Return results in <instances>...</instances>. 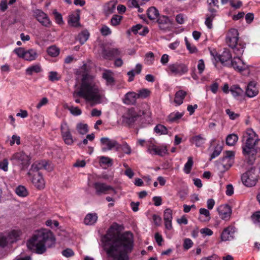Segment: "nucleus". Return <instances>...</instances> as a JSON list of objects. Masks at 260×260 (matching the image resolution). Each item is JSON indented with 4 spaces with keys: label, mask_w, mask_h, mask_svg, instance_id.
<instances>
[{
    "label": "nucleus",
    "mask_w": 260,
    "mask_h": 260,
    "mask_svg": "<svg viewBox=\"0 0 260 260\" xmlns=\"http://www.w3.org/2000/svg\"><path fill=\"white\" fill-rule=\"evenodd\" d=\"M243 183L247 187L255 186L258 181V175L255 173V168H251L241 176Z\"/></svg>",
    "instance_id": "4"
},
{
    "label": "nucleus",
    "mask_w": 260,
    "mask_h": 260,
    "mask_svg": "<svg viewBox=\"0 0 260 260\" xmlns=\"http://www.w3.org/2000/svg\"><path fill=\"white\" fill-rule=\"evenodd\" d=\"M185 41L187 49L190 51V53H194L196 52L197 49L194 46H191V45L188 41L187 38H185Z\"/></svg>",
    "instance_id": "60"
},
{
    "label": "nucleus",
    "mask_w": 260,
    "mask_h": 260,
    "mask_svg": "<svg viewBox=\"0 0 260 260\" xmlns=\"http://www.w3.org/2000/svg\"><path fill=\"white\" fill-rule=\"evenodd\" d=\"M8 161L7 159H4L0 162V169L6 172L8 171Z\"/></svg>",
    "instance_id": "63"
},
{
    "label": "nucleus",
    "mask_w": 260,
    "mask_h": 260,
    "mask_svg": "<svg viewBox=\"0 0 260 260\" xmlns=\"http://www.w3.org/2000/svg\"><path fill=\"white\" fill-rule=\"evenodd\" d=\"M148 151L150 153H153L160 156H163L164 154L167 153V149L166 146L158 147L152 144L148 146Z\"/></svg>",
    "instance_id": "19"
},
{
    "label": "nucleus",
    "mask_w": 260,
    "mask_h": 260,
    "mask_svg": "<svg viewBox=\"0 0 260 260\" xmlns=\"http://www.w3.org/2000/svg\"><path fill=\"white\" fill-rule=\"evenodd\" d=\"M60 78L56 72L51 71L49 73L48 78L49 80L52 82L58 81L60 79Z\"/></svg>",
    "instance_id": "51"
},
{
    "label": "nucleus",
    "mask_w": 260,
    "mask_h": 260,
    "mask_svg": "<svg viewBox=\"0 0 260 260\" xmlns=\"http://www.w3.org/2000/svg\"><path fill=\"white\" fill-rule=\"evenodd\" d=\"M37 52L33 49H30L25 51L24 55V59L28 61H31L35 60L37 57Z\"/></svg>",
    "instance_id": "33"
},
{
    "label": "nucleus",
    "mask_w": 260,
    "mask_h": 260,
    "mask_svg": "<svg viewBox=\"0 0 260 260\" xmlns=\"http://www.w3.org/2000/svg\"><path fill=\"white\" fill-rule=\"evenodd\" d=\"M230 91L234 96H238L243 94V90L238 85H233L230 88Z\"/></svg>",
    "instance_id": "36"
},
{
    "label": "nucleus",
    "mask_w": 260,
    "mask_h": 260,
    "mask_svg": "<svg viewBox=\"0 0 260 260\" xmlns=\"http://www.w3.org/2000/svg\"><path fill=\"white\" fill-rule=\"evenodd\" d=\"M192 165H193L192 158L190 156L188 158L187 161L185 164L184 168V172L187 174L189 173L190 172Z\"/></svg>",
    "instance_id": "43"
},
{
    "label": "nucleus",
    "mask_w": 260,
    "mask_h": 260,
    "mask_svg": "<svg viewBox=\"0 0 260 260\" xmlns=\"http://www.w3.org/2000/svg\"><path fill=\"white\" fill-rule=\"evenodd\" d=\"M169 69L175 75L181 76L188 72V67L184 63L176 62L169 66Z\"/></svg>",
    "instance_id": "7"
},
{
    "label": "nucleus",
    "mask_w": 260,
    "mask_h": 260,
    "mask_svg": "<svg viewBox=\"0 0 260 260\" xmlns=\"http://www.w3.org/2000/svg\"><path fill=\"white\" fill-rule=\"evenodd\" d=\"M150 91L149 89L146 88H143L140 90L138 93H137L138 98H146L149 96Z\"/></svg>",
    "instance_id": "44"
},
{
    "label": "nucleus",
    "mask_w": 260,
    "mask_h": 260,
    "mask_svg": "<svg viewBox=\"0 0 260 260\" xmlns=\"http://www.w3.org/2000/svg\"><path fill=\"white\" fill-rule=\"evenodd\" d=\"M41 71V68L39 65H34L29 67L26 70L27 75H31L34 73H38Z\"/></svg>",
    "instance_id": "37"
},
{
    "label": "nucleus",
    "mask_w": 260,
    "mask_h": 260,
    "mask_svg": "<svg viewBox=\"0 0 260 260\" xmlns=\"http://www.w3.org/2000/svg\"><path fill=\"white\" fill-rule=\"evenodd\" d=\"M97 219L96 213H89L85 216L84 222L86 225H92L96 222Z\"/></svg>",
    "instance_id": "28"
},
{
    "label": "nucleus",
    "mask_w": 260,
    "mask_h": 260,
    "mask_svg": "<svg viewBox=\"0 0 260 260\" xmlns=\"http://www.w3.org/2000/svg\"><path fill=\"white\" fill-rule=\"evenodd\" d=\"M122 16L117 15H114L113 16L111 19V24L113 26H116L118 24H119L121 19Z\"/></svg>",
    "instance_id": "48"
},
{
    "label": "nucleus",
    "mask_w": 260,
    "mask_h": 260,
    "mask_svg": "<svg viewBox=\"0 0 260 260\" xmlns=\"http://www.w3.org/2000/svg\"><path fill=\"white\" fill-rule=\"evenodd\" d=\"M101 32L103 36H108L111 34L110 29L106 25H103L101 28Z\"/></svg>",
    "instance_id": "58"
},
{
    "label": "nucleus",
    "mask_w": 260,
    "mask_h": 260,
    "mask_svg": "<svg viewBox=\"0 0 260 260\" xmlns=\"http://www.w3.org/2000/svg\"><path fill=\"white\" fill-rule=\"evenodd\" d=\"M101 144L104 146L102 148L103 151L111 150L113 148H115L116 150L118 151L120 147V145L115 140L110 139L107 137L102 138L100 140Z\"/></svg>",
    "instance_id": "8"
},
{
    "label": "nucleus",
    "mask_w": 260,
    "mask_h": 260,
    "mask_svg": "<svg viewBox=\"0 0 260 260\" xmlns=\"http://www.w3.org/2000/svg\"><path fill=\"white\" fill-rule=\"evenodd\" d=\"M61 136L63 140L67 145H71L73 143L72 136L67 123H62L60 126Z\"/></svg>",
    "instance_id": "12"
},
{
    "label": "nucleus",
    "mask_w": 260,
    "mask_h": 260,
    "mask_svg": "<svg viewBox=\"0 0 260 260\" xmlns=\"http://www.w3.org/2000/svg\"><path fill=\"white\" fill-rule=\"evenodd\" d=\"M154 55L153 53L149 52L146 54V61L148 63H149L150 64L152 63V62L154 60Z\"/></svg>",
    "instance_id": "64"
},
{
    "label": "nucleus",
    "mask_w": 260,
    "mask_h": 260,
    "mask_svg": "<svg viewBox=\"0 0 260 260\" xmlns=\"http://www.w3.org/2000/svg\"><path fill=\"white\" fill-rule=\"evenodd\" d=\"M120 53V51L117 48H111L108 50L104 49L103 51L104 57L108 59H111L112 57L119 55Z\"/></svg>",
    "instance_id": "23"
},
{
    "label": "nucleus",
    "mask_w": 260,
    "mask_h": 260,
    "mask_svg": "<svg viewBox=\"0 0 260 260\" xmlns=\"http://www.w3.org/2000/svg\"><path fill=\"white\" fill-rule=\"evenodd\" d=\"M89 32L87 30H85L79 34L77 37V40L79 41L81 45H83L87 41L89 38Z\"/></svg>",
    "instance_id": "32"
},
{
    "label": "nucleus",
    "mask_w": 260,
    "mask_h": 260,
    "mask_svg": "<svg viewBox=\"0 0 260 260\" xmlns=\"http://www.w3.org/2000/svg\"><path fill=\"white\" fill-rule=\"evenodd\" d=\"M77 128L81 135H85L88 132V125L86 124L79 123L77 125Z\"/></svg>",
    "instance_id": "42"
},
{
    "label": "nucleus",
    "mask_w": 260,
    "mask_h": 260,
    "mask_svg": "<svg viewBox=\"0 0 260 260\" xmlns=\"http://www.w3.org/2000/svg\"><path fill=\"white\" fill-rule=\"evenodd\" d=\"M49 170L47 168V163L46 161L36 162L33 164L27 174L29 176H32L37 173H40L39 171L41 169Z\"/></svg>",
    "instance_id": "15"
},
{
    "label": "nucleus",
    "mask_w": 260,
    "mask_h": 260,
    "mask_svg": "<svg viewBox=\"0 0 260 260\" xmlns=\"http://www.w3.org/2000/svg\"><path fill=\"white\" fill-rule=\"evenodd\" d=\"M120 149L127 154H129L131 153V147L126 143H123L122 145H120Z\"/></svg>",
    "instance_id": "56"
},
{
    "label": "nucleus",
    "mask_w": 260,
    "mask_h": 260,
    "mask_svg": "<svg viewBox=\"0 0 260 260\" xmlns=\"http://www.w3.org/2000/svg\"><path fill=\"white\" fill-rule=\"evenodd\" d=\"M157 21L159 24V28L163 30L169 28L172 24L169 18L164 15L161 16L157 18Z\"/></svg>",
    "instance_id": "20"
},
{
    "label": "nucleus",
    "mask_w": 260,
    "mask_h": 260,
    "mask_svg": "<svg viewBox=\"0 0 260 260\" xmlns=\"http://www.w3.org/2000/svg\"><path fill=\"white\" fill-rule=\"evenodd\" d=\"M55 239L52 233L43 229L36 232L27 242V247L30 250L38 254L45 252L46 247L54 245Z\"/></svg>",
    "instance_id": "2"
},
{
    "label": "nucleus",
    "mask_w": 260,
    "mask_h": 260,
    "mask_svg": "<svg viewBox=\"0 0 260 260\" xmlns=\"http://www.w3.org/2000/svg\"><path fill=\"white\" fill-rule=\"evenodd\" d=\"M238 137L237 135L232 134L229 135L226 139V144L229 146H233L238 141Z\"/></svg>",
    "instance_id": "35"
},
{
    "label": "nucleus",
    "mask_w": 260,
    "mask_h": 260,
    "mask_svg": "<svg viewBox=\"0 0 260 260\" xmlns=\"http://www.w3.org/2000/svg\"><path fill=\"white\" fill-rule=\"evenodd\" d=\"M100 162L103 164H105L109 166L112 165V159L108 157L101 156L100 157Z\"/></svg>",
    "instance_id": "53"
},
{
    "label": "nucleus",
    "mask_w": 260,
    "mask_h": 260,
    "mask_svg": "<svg viewBox=\"0 0 260 260\" xmlns=\"http://www.w3.org/2000/svg\"><path fill=\"white\" fill-rule=\"evenodd\" d=\"M222 150V146H218V145L216 146L213 152L211 155L210 160L218 156L220 154Z\"/></svg>",
    "instance_id": "49"
},
{
    "label": "nucleus",
    "mask_w": 260,
    "mask_h": 260,
    "mask_svg": "<svg viewBox=\"0 0 260 260\" xmlns=\"http://www.w3.org/2000/svg\"><path fill=\"white\" fill-rule=\"evenodd\" d=\"M154 131L156 133L161 135H166L168 134V129L166 126L162 124H158L154 127Z\"/></svg>",
    "instance_id": "41"
},
{
    "label": "nucleus",
    "mask_w": 260,
    "mask_h": 260,
    "mask_svg": "<svg viewBox=\"0 0 260 260\" xmlns=\"http://www.w3.org/2000/svg\"><path fill=\"white\" fill-rule=\"evenodd\" d=\"M116 3V1H110L105 6L104 13L106 16H108L114 12Z\"/></svg>",
    "instance_id": "25"
},
{
    "label": "nucleus",
    "mask_w": 260,
    "mask_h": 260,
    "mask_svg": "<svg viewBox=\"0 0 260 260\" xmlns=\"http://www.w3.org/2000/svg\"><path fill=\"white\" fill-rule=\"evenodd\" d=\"M234 156V153L233 151H226L225 155L222 158V161L223 162L233 161V157Z\"/></svg>",
    "instance_id": "47"
},
{
    "label": "nucleus",
    "mask_w": 260,
    "mask_h": 260,
    "mask_svg": "<svg viewBox=\"0 0 260 260\" xmlns=\"http://www.w3.org/2000/svg\"><path fill=\"white\" fill-rule=\"evenodd\" d=\"M225 66L232 67L235 70L241 72L243 71L248 69V66L240 58L235 57L233 60H231L230 63L225 64Z\"/></svg>",
    "instance_id": "11"
},
{
    "label": "nucleus",
    "mask_w": 260,
    "mask_h": 260,
    "mask_svg": "<svg viewBox=\"0 0 260 260\" xmlns=\"http://www.w3.org/2000/svg\"><path fill=\"white\" fill-rule=\"evenodd\" d=\"M183 115V113H179V112L171 113L168 116L167 121L171 123L176 122Z\"/></svg>",
    "instance_id": "31"
},
{
    "label": "nucleus",
    "mask_w": 260,
    "mask_h": 260,
    "mask_svg": "<svg viewBox=\"0 0 260 260\" xmlns=\"http://www.w3.org/2000/svg\"><path fill=\"white\" fill-rule=\"evenodd\" d=\"M214 17H212L210 16L209 14H206V19L205 22L206 25L209 29H211L212 28V21Z\"/></svg>",
    "instance_id": "55"
},
{
    "label": "nucleus",
    "mask_w": 260,
    "mask_h": 260,
    "mask_svg": "<svg viewBox=\"0 0 260 260\" xmlns=\"http://www.w3.org/2000/svg\"><path fill=\"white\" fill-rule=\"evenodd\" d=\"M238 31L235 28H232L229 31L226 37V42L230 47H233L238 44Z\"/></svg>",
    "instance_id": "10"
},
{
    "label": "nucleus",
    "mask_w": 260,
    "mask_h": 260,
    "mask_svg": "<svg viewBox=\"0 0 260 260\" xmlns=\"http://www.w3.org/2000/svg\"><path fill=\"white\" fill-rule=\"evenodd\" d=\"M248 137L246 140L245 145L242 147L243 153L244 155H254L260 152V139L252 129L247 130Z\"/></svg>",
    "instance_id": "3"
},
{
    "label": "nucleus",
    "mask_w": 260,
    "mask_h": 260,
    "mask_svg": "<svg viewBox=\"0 0 260 260\" xmlns=\"http://www.w3.org/2000/svg\"><path fill=\"white\" fill-rule=\"evenodd\" d=\"M233 164V161L223 162L222 160L221 163L218 166L219 169L222 172H225L231 167Z\"/></svg>",
    "instance_id": "40"
},
{
    "label": "nucleus",
    "mask_w": 260,
    "mask_h": 260,
    "mask_svg": "<svg viewBox=\"0 0 260 260\" xmlns=\"http://www.w3.org/2000/svg\"><path fill=\"white\" fill-rule=\"evenodd\" d=\"M93 187L98 195L109 193V191H111L114 194L116 193V191L111 186L108 185L105 183L95 182L93 184Z\"/></svg>",
    "instance_id": "9"
},
{
    "label": "nucleus",
    "mask_w": 260,
    "mask_h": 260,
    "mask_svg": "<svg viewBox=\"0 0 260 260\" xmlns=\"http://www.w3.org/2000/svg\"><path fill=\"white\" fill-rule=\"evenodd\" d=\"M245 44L242 43H239L235 45L233 47H231L233 49V52L236 55L237 57H240L244 52L245 48Z\"/></svg>",
    "instance_id": "27"
},
{
    "label": "nucleus",
    "mask_w": 260,
    "mask_h": 260,
    "mask_svg": "<svg viewBox=\"0 0 260 260\" xmlns=\"http://www.w3.org/2000/svg\"><path fill=\"white\" fill-rule=\"evenodd\" d=\"M206 139L201 135L195 136L190 139V141L198 147H202L205 143Z\"/></svg>",
    "instance_id": "26"
},
{
    "label": "nucleus",
    "mask_w": 260,
    "mask_h": 260,
    "mask_svg": "<svg viewBox=\"0 0 260 260\" xmlns=\"http://www.w3.org/2000/svg\"><path fill=\"white\" fill-rule=\"evenodd\" d=\"M193 245V242L190 239H185L183 243V248L184 249L187 250L189 249Z\"/></svg>",
    "instance_id": "59"
},
{
    "label": "nucleus",
    "mask_w": 260,
    "mask_h": 260,
    "mask_svg": "<svg viewBox=\"0 0 260 260\" xmlns=\"http://www.w3.org/2000/svg\"><path fill=\"white\" fill-rule=\"evenodd\" d=\"M79 19L80 11L77 10L69 16L68 23L72 26L77 27L80 26Z\"/></svg>",
    "instance_id": "22"
},
{
    "label": "nucleus",
    "mask_w": 260,
    "mask_h": 260,
    "mask_svg": "<svg viewBox=\"0 0 260 260\" xmlns=\"http://www.w3.org/2000/svg\"><path fill=\"white\" fill-rule=\"evenodd\" d=\"M62 255L67 257L73 256L74 254L73 251L70 248H67L62 251Z\"/></svg>",
    "instance_id": "62"
},
{
    "label": "nucleus",
    "mask_w": 260,
    "mask_h": 260,
    "mask_svg": "<svg viewBox=\"0 0 260 260\" xmlns=\"http://www.w3.org/2000/svg\"><path fill=\"white\" fill-rule=\"evenodd\" d=\"M172 211L170 208H167L164 211V220H172Z\"/></svg>",
    "instance_id": "50"
},
{
    "label": "nucleus",
    "mask_w": 260,
    "mask_h": 260,
    "mask_svg": "<svg viewBox=\"0 0 260 260\" xmlns=\"http://www.w3.org/2000/svg\"><path fill=\"white\" fill-rule=\"evenodd\" d=\"M15 142L17 145H19L20 144V138L16 135H13L12 137V140L10 141V144L11 146H12Z\"/></svg>",
    "instance_id": "61"
},
{
    "label": "nucleus",
    "mask_w": 260,
    "mask_h": 260,
    "mask_svg": "<svg viewBox=\"0 0 260 260\" xmlns=\"http://www.w3.org/2000/svg\"><path fill=\"white\" fill-rule=\"evenodd\" d=\"M16 193L20 197H25L28 194L26 188L22 185H19L16 188Z\"/></svg>",
    "instance_id": "39"
},
{
    "label": "nucleus",
    "mask_w": 260,
    "mask_h": 260,
    "mask_svg": "<svg viewBox=\"0 0 260 260\" xmlns=\"http://www.w3.org/2000/svg\"><path fill=\"white\" fill-rule=\"evenodd\" d=\"M226 114H228L230 118L232 120H235L239 117L240 115L238 113H235L233 111H231L230 109H226L225 110Z\"/></svg>",
    "instance_id": "57"
},
{
    "label": "nucleus",
    "mask_w": 260,
    "mask_h": 260,
    "mask_svg": "<svg viewBox=\"0 0 260 260\" xmlns=\"http://www.w3.org/2000/svg\"><path fill=\"white\" fill-rule=\"evenodd\" d=\"M147 16L150 20L157 19L159 16L158 11L155 7L149 8L147 11Z\"/></svg>",
    "instance_id": "30"
},
{
    "label": "nucleus",
    "mask_w": 260,
    "mask_h": 260,
    "mask_svg": "<svg viewBox=\"0 0 260 260\" xmlns=\"http://www.w3.org/2000/svg\"><path fill=\"white\" fill-rule=\"evenodd\" d=\"M258 93V90L256 87V83L250 81L247 85L245 94L249 98H253Z\"/></svg>",
    "instance_id": "17"
},
{
    "label": "nucleus",
    "mask_w": 260,
    "mask_h": 260,
    "mask_svg": "<svg viewBox=\"0 0 260 260\" xmlns=\"http://www.w3.org/2000/svg\"><path fill=\"white\" fill-rule=\"evenodd\" d=\"M232 56L230 51L228 49H225L220 55L216 54L214 56L215 60H218L222 64H226L225 62L232 59Z\"/></svg>",
    "instance_id": "21"
},
{
    "label": "nucleus",
    "mask_w": 260,
    "mask_h": 260,
    "mask_svg": "<svg viewBox=\"0 0 260 260\" xmlns=\"http://www.w3.org/2000/svg\"><path fill=\"white\" fill-rule=\"evenodd\" d=\"M137 99L138 97L136 92H129L125 95L123 102L126 105H133L136 103Z\"/></svg>",
    "instance_id": "24"
},
{
    "label": "nucleus",
    "mask_w": 260,
    "mask_h": 260,
    "mask_svg": "<svg viewBox=\"0 0 260 260\" xmlns=\"http://www.w3.org/2000/svg\"><path fill=\"white\" fill-rule=\"evenodd\" d=\"M139 117V115L136 112L134 108H131L122 116V122L127 125L133 124Z\"/></svg>",
    "instance_id": "6"
},
{
    "label": "nucleus",
    "mask_w": 260,
    "mask_h": 260,
    "mask_svg": "<svg viewBox=\"0 0 260 260\" xmlns=\"http://www.w3.org/2000/svg\"><path fill=\"white\" fill-rule=\"evenodd\" d=\"M186 92L180 90L177 91L175 95L174 102L178 105H180L183 103V100L186 95Z\"/></svg>",
    "instance_id": "29"
},
{
    "label": "nucleus",
    "mask_w": 260,
    "mask_h": 260,
    "mask_svg": "<svg viewBox=\"0 0 260 260\" xmlns=\"http://www.w3.org/2000/svg\"><path fill=\"white\" fill-rule=\"evenodd\" d=\"M69 110H70V112L75 116H78L80 115L82 111L80 109H79L78 107H71L69 108Z\"/></svg>",
    "instance_id": "54"
},
{
    "label": "nucleus",
    "mask_w": 260,
    "mask_h": 260,
    "mask_svg": "<svg viewBox=\"0 0 260 260\" xmlns=\"http://www.w3.org/2000/svg\"><path fill=\"white\" fill-rule=\"evenodd\" d=\"M20 234V231L13 230L11 231L9 235V238L11 240V242H14L16 241Z\"/></svg>",
    "instance_id": "46"
},
{
    "label": "nucleus",
    "mask_w": 260,
    "mask_h": 260,
    "mask_svg": "<svg viewBox=\"0 0 260 260\" xmlns=\"http://www.w3.org/2000/svg\"><path fill=\"white\" fill-rule=\"evenodd\" d=\"M47 51L48 54L50 56L52 57H55L59 54V49L57 48L56 46L53 45L48 47Z\"/></svg>",
    "instance_id": "38"
},
{
    "label": "nucleus",
    "mask_w": 260,
    "mask_h": 260,
    "mask_svg": "<svg viewBox=\"0 0 260 260\" xmlns=\"http://www.w3.org/2000/svg\"><path fill=\"white\" fill-rule=\"evenodd\" d=\"M32 182L34 185L39 189H43L45 187V181L41 173H37L32 176Z\"/></svg>",
    "instance_id": "18"
},
{
    "label": "nucleus",
    "mask_w": 260,
    "mask_h": 260,
    "mask_svg": "<svg viewBox=\"0 0 260 260\" xmlns=\"http://www.w3.org/2000/svg\"><path fill=\"white\" fill-rule=\"evenodd\" d=\"M236 228L233 225H230L225 228L221 234V240L223 241L231 240L234 239Z\"/></svg>",
    "instance_id": "16"
},
{
    "label": "nucleus",
    "mask_w": 260,
    "mask_h": 260,
    "mask_svg": "<svg viewBox=\"0 0 260 260\" xmlns=\"http://www.w3.org/2000/svg\"><path fill=\"white\" fill-rule=\"evenodd\" d=\"M73 95L74 98L82 97L86 101L92 102L95 104L101 103L103 100V95L98 86L87 74L83 76L79 90L75 91Z\"/></svg>",
    "instance_id": "1"
},
{
    "label": "nucleus",
    "mask_w": 260,
    "mask_h": 260,
    "mask_svg": "<svg viewBox=\"0 0 260 260\" xmlns=\"http://www.w3.org/2000/svg\"><path fill=\"white\" fill-rule=\"evenodd\" d=\"M217 211L222 219L228 220L230 218L232 214V209L229 205L226 204L220 206L217 208Z\"/></svg>",
    "instance_id": "14"
},
{
    "label": "nucleus",
    "mask_w": 260,
    "mask_h": 260,
    "mask_svg": "<svg viewBox=\"0 0 260 260\" xmlns=\"http://www.w3.org/2000/svg\"><path fill=\"white\" fill-rule=\"evenodd\" d=\"M53 14L54 16L56 22L58 24H62L63 22L61 14L57 12L56 10L53 12Z\"/></svg>",
    "instance_id": "52"
},
{
    "label": "nucleus",
    "mask_w": 260,
    "mask_h": 260,
    "mask_svg": "<svg viewBox=\"0 0 260 260\" xmlns=\"http://www.w3.org/2000/svg\"><path fill=\"white\" fill-rule=\"evenodd\" d=\"M34 15L42 25L45 27H49L50 25L51 21L49 18L42 10L39 9L35 10L34 11Z\"/></svg>",
    "instance_id": "13"
},
{
    "label": "nucleus",
    "mask_w": 260,
    "mask_h": 260,
    "mask_svg": "<svg viewBox=\"0 0 260 260\" xmlns=\"http://www.w3.org/2000/svg\"><path fill=\"white\" fill-rule=\"evenodd\" d=\"M103 78L106 80L107 84H112L114 83V80L113 77L112 73L109 71L106 70L103 73Z\"/></svg>",
    "instance_id": "34"
},
{
    "label": "nucleus",
    "mask_w": 260,
    "mask_h": 260,
    "mask_svg": "<svg viewBox=\"0 0 260 260\" xmlns=\"http://www.w3.org/2000/svg\"><path fill=\"white\" fill-rule=\"evenodd\" d=\"M30 157L23 151L14 154L10 158L15 164H21L23 167H27L30 164Z\"/></svg>",
    "instance_id": "5"
},
{
    "label": "nucleus",
    "mask_w": 260,
    "mask_h": 260,
    "mask_svg": "<svg viewBox=\"0 0 260 260\" xmlns=\"http://www.w3.org/2000/svg\"><path fill=\"white\" fill-rule=\"evenodd\" d=\"M251 217L253 222L260 227V211L254 213Z\"/></svg>",
    "instance_id": "45"
}]
</instances>
